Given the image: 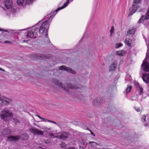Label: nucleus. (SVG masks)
Listing matches in <instances>:
<instances>
[{
    "instance_id": "nucleus-1",
    "label": "nucleus",
    "mask_w": 149,
    "mask_h": 149,
    "mask_svg": "<svg viewBox=\"0 0 149 149\" xmlns=\"http://www.w3.org/2000/svg\"><path fill=\"white\" fill-rule=\"evenodd\" d=\"M54 16H51L49 17L48 15H46L44 17V18L42 19V20H45L42 24L40 26V29L38 30L39 31V33L40 34H43L45 31H46V33L45 35V43H49L50 41L49 39L48 34L47 33L48 29L49 28V25L50 23L51 22L52 19L53 18Z\"/></svg>"
},
{
    "instance_id": "nucleus-2",
    "label": "nucleus",
    "mask_w": 149,
    "mask_h": 149,
    "mask_svg": "<svg viewBox=\"0 0 149 149\" xmlns=\"http://www.w3.org/2000/svg\"><path fill=\"white\" fill-rule=\"evenodd\" d=\"M37 24L29 29L27 32H25L24 35L26 37L31 38H36L38 36L37 32L38 29L36 26Z\"/></svg>"
},
{
    "instance_id": "nucleus-3",
    "label": "nucleus",
    "mask_w": 149,
    "mask_h": 149,
    "mask_svg": "<svg viewBox=\"0 0 149 149\" xmlns=\"http://www.w3.org/2000/svg\"><path fill=\"white\" fill-rule=\"evenodd\" d=\"M53 82L55 83L58 86L61 87L65 91L68 93H69V92L68 89L65 88V87L66 86L67 87L68 89H76L78 88L77 86L71 84H66V86L65 85L64 86L58 80L56 79H53Z\"/></svg>"
},
{
    "instance_id": "nucleus-4",
    "label": "nucleus",
    "mask_w": 149,
    "mask_h": 149,
    "mask_svg": "<svg viewBox=\"0 0 149 149\" xmlns=\"http://www.w3.org/2000/svg\"><path fill=\"white\" fill-rule=\"evenodd\" d=\"M0 116L1 119L6 122L10 118H12L13 115L12 113L7 109H3L0 113Z\"/></svg>"
},
{
    "instance_id": "nucleus-5",
    "label": "nucleus",
    "mask_w": 149,
    "mask_h": 149,
    "mask_svg": "<svg viewBox=\"0 0 149 149\" xmlns=\"http://www.w3.org/2000/svg\"><path fill=\"white\" fill-rule=\"evenodd\" d=\"M141 0H133V3L130 9L129 15H132L140 7L138 4L141 3Z\"/></svg>"
},
{
    "instance_id": "nucleus-6",
    "label": "nucleus",
    "mask_w": 149,
    "mask_h": 149,
    "mask_svg": "<svg viewBox=\"0 0 149 149\" xmlns=\"http://www.w3.org/2000/svg\"><path fill=\"white\" fill-rule=\"evenodd\" d=\"M28 137L29 136L27 134L24 133L21 135L20 136H15L8 137L7 140L10 141H16L19 139L26 140L28 139Z\"/></svg>"
},
{
    "instance_id": "nucleus-7",
    "label": "nucleus",
    "mask_w": 149,
    "mask_h": 149,
    "mask_svg": "<svg viewBox=\"0 0 149 149\" xmlns=\"http://www.w3.org/2000/svg\"><path fill=\"white\" fill-rule=\"evenodd\" d=\"M49 134L52 138L56 137L57 138L60 139L65 138L68 136V133L65 132H59L54 134L51 133H49Z\"/></svg>"
},
{
    "instance_id": "nucleus-8",
    "label": "nucleus",
    "mask_w": 149,
    "mask_h": 149,
    "mask_svg": "<svg viewBox=\"0 0 149 149\" xmlns=\"http://www.w3.org/2000/svg\"><path fill=\"white\" fill-rule=\"evenodd\" d=\"M12 100L11 98H8L4 96L0 97V104L2 105L8 106L11 103Z\"/></svg>"
},
{
    "instance_id": "nucleus-9",
    "label": "nucleus",
    "mask_w": 149,
    "mask_h": 149,
    "mask_svg": "<svg viewBox=\"0 0 149 149\" xmlns=\"http://www.w3.org/2000/svg\"><path fill=\"white\" fill-rule=\"evenodd\" d=\"M29 131L31 132L34 135H43L44 134L43 132L42 131L35 127L33 126H31L29 128Z\"/></svg>"
},
{
    "instance_id": "nucleus-10",
    "label": "nucleus",
    "mask_w": 149,
    "mask_h": 149,
    "mask_svg": "<svg viewBox=\"0 0 149 149\" xmlns=\"http://www.w3.org/2000/svg\"><path fill=\"white\" fill-rule=\"evenodd\" d=\"M147 58H146L143 61L141 65V68L145 72H149V63L147 61Z\"/></svg>"
},
{
    "instance_id": "nucleus-11",
    "label": "nucleus",
    "mask_w": 149,
    "mask_h": 149,
    "mask_svg": "<svg viewBox=\"0 0 149 149\" xmlns=\"http://www.w3.org/2000/svg\"><path fill=\"white\" fill-rule=\"evenodd\" d=\"M33 56H35V58L36 59L37 58L42 59H49L51 58L52 57L51 56H47L44 54H35Z\"/></svg>"
},
{
    "instance_id": "nucleus-12",
    "label": "nucleus",
    "mask_w": 149,
    "mask_h": 149,
    "mask_svg": "<svg viewBox=\"0 0 149 149\" xmlns=\"http://www.w3.org/2000/svg\"><path fill=\"white\" fill-rule=\"evenodd\" d=\"M59 69L61 70H64L72 74H76V72L72 69L70 68L66 67L64 65L60 66Z\"/></svg>"
},
{
    "instance_id": "nucleus-13",
    "label": "nucleus",
    "mask_w": 149,
    "mask_h": 149,
    "mask_svg": "<svg viewBox=\"0 0 149 149\" xmlns=\"http://www.w3.org/2000/svg\"><path fill=\"white\" fill-rule=\"evenodd\" d=\"M148 19H149V7L145 16L142 15L140 19L138 21V23H140L143 21L144 19L148 20Z\"/></svg>"
},
{
    "instance_id": "nucleus-14",
    "label": "nucleus",
    "mask_w": 149,
    "mask_h": 149,
    "mask_svg": "<svg viewBox=\"0 0 149 149\" xmlns=\"http://www.w3.org/2000/svg\"><path fill=\"white\" fill-rule=\"evenodd\" d=\"M5 7L7 9L11 8L13 4L12 0H5Z\"/></svg>"
},
{
    "instance_id": "nucleus-15",
    "label": "nucleus",
    "mask_w": 149,
    "mask_h": 149,
    "mask_svg": "<svg viewBox=\"0 0 149 149\" xmlns=\"http://www.w3.org/2000/svg\"><path fill=\"white\" fill-rule=\"evenodd\" d=\"M118 62L116 61H113L109 67V71H113L117 67Z\"/></svg>"
},
{
    "instance_id": "nucleus-16",
    "label": "nucleus",
    "mask_w": 149,
    "mask_h": 149,
    "mask_svg": "<svg viewBox=\"0 0 149 149\" xmlns=\"http://www.w3.org/2000/svg\"><path fill=\"white\" fill-rule=\"evenodd\" d=\"M142 79L146 83H149V73H144L143 74Z\"/></svg>"
},
{
    "instance_id": "nucleus-17",
    "label": "nucleus",
    "mask_w": 149,
    "mask_h": 149,
    "mask_svg": "<svg viewBox=\"0 0 149 149\" xmlns=\"http://www.w3.org/2000/svg\"><path fill=\"white\" fill-rule=\"evenodd\" d=\"M136 87V90L140 95H141L143 92V89L139 85V84L137 83H135Z\"/></svg>"
},
{
    "instance_id": "nucleus-18",
    "label": "nucleus",
    "mask_w": 149,
    "mask_h": 149,
    "mask_svg": "<svg viewBox=\"0 0 149 149\" xmlns=\"http://www.w3.org/2000/svg\"><path fill=\"white\" fill-rule=\"evenodd\" d=\"M69 0H66V2L64 3V5L61 7L59 8L58 9H57L55 11L56 14L57 13V12L60 10L62 9L65 7H66L68 5V4L69 3ZM71 1H72L73 0H70Z\"/></svg>"
},
{
    "instance_id": "nucleus-19",
    "label": "nucleus",
    "mask_w": 149,
    "mask_h": 149,
    "mask_svg": "<svg viewBox=\"0 0 149 149\" xmlns=\"http://www.w3.org/2000/svg\"><path fill=\"white\" fill-rule=\"evenodd\" d=\"M135 29L133 28L128 31L127 35L129 36H132L135 33Z\"/></svg>"
},
{
    "instance_id": "nucleus-20",
    "label": "nucleus",
    "mask_w": 149,
    "mask_h": 149,
    "mask_svg": "<svg viewBox=\"0 0 149 149\" xmlns=\"http://www.w3.org/2000/svg\"><path fill=\"white\" fill-rule=\"evenodd\" d=\"M100 98L98 99L97 98L92 99V102L93 104L94 105H96L97 104H98V103L102 102L101 100L100 101Z\"/></svg>"
},
{
    "instance_id": "nucleus-21",
    "label": "nucleus",
    "mask_w": 149,
    "mask_h": 149,
    "mask_svg": "<svg viewBox=\"0 0 149 149\" xmlns=\"http://www.w3.org/2000/svg\"><path fill=\"white\" fill-rule=\"evenodd\" d=\"M132 40L131 39L127 38H126L125 41V44L129 47H131Z\"/></svg>"
},
{
    "instance_id": "nucleus-22",
    "label": "nucleus",
    "mask_w": 149,
    "mask_h": 149,
    "mask_svg": "<svg viewBox=\"0 0 149 149\" xmlns=\"http://www.w3.org/2000/svg\"><path fill=\"white\" fill-rule=\"evenodd\" d=\"M126 53V52L125 51L121 50L116 52V54L117 55L123 56Z\"/></svg>"
},
{
    "instance_id": "nucleus-23",
    "label": "nucleus",
    "mask_w": 149,
    "mask_h": 149,
    "mask_svg": "<svg viewBox=\"0 0 149 149\" xmlns=\"http://www.w3.org/2000/svg\"><path fill=\"white\" fill-rule=\"evenodd\" d=\"M88 144L91 145V146L92 147H95L97 146L98 145V144L94 141H90Z\"/></svg>"
},
{
    "instance_id": "nucleus-24",
    "label": "nucleus",
    "mask_w": 149,
    "mask_h": 149,
    "mask_svg": "<svg viewBox=\"0 0 149 149\" xmlns=\"http://www.w3.org/2000/svg\"><path fill=\"white\" fill-rule=\"evenodd\" d=\"M25 0H17V4L19 5H22L25 2Z\"/></svg>"
},
{
    "instance_id": "nucleus-25",
    "label": "nucleus",
    "mask_w": 149,
    "mask_h": 149,
    "mask_svg": "<svg viewBox=\"0 0 149 149\" xmlns=\"http://www.w3.org/2000/svg\"><path fill=\"white\" fill-rule=\"evenodd\" d=\"M13 122L16 125H18L20 124V122L18 119L16 118H13Z\"/></svg>"
},
{
    "instance_id": "nucleus-26",
    "label": "nucleus",
    "mask_w": 149,
    "mask_h": 149,
    "mask_svg": "<svg viewBox=\"0 0 149 149\" xmlns=\"http://www.w3.org/2000/svg\"><path fill=\"white\" fill-rule=\"evenodd\" d=\"M131 89L132 86H127L126 89V93H128L129 92L131 91Z\"/></svg>"
},
{
    "instance_id": "nucleus-27",
    "label": "nucleus",
    "mask_w": 149,
    "mask_h": 149,
    "mask_svg": "<svg viewBox=\"0 0 149 149\" xmlns=\"http://www.w3.org/2000/svg\"><path fill=\"white\" fill-rule=\"evenodd\" d=\"M10 132V131L8 129H6L3 131V135L8 134Z\"/></svg>"
},
{
    "instance_id": "nucleus-28",
    "label": "nucleus",
    "mask_w": 149,
    "mask_h": 149,
    "mask_svg": "<svg viewBox=\"0 0 149 149\" xmlns=\"http://www.w3.org/2000/svg\"><path fill=\"white\" fill-rule=\"evenodd\" d=\"M33 0H25L26 4H30L32 3Z\"/></svg>"
},
{
    "instance_id": "nucleus-29",
    "label": "nucleus",
    "mask_w": 149,
    "mask_h": 149,
    "mask_svg": "<svg viewBox=\"0 0 149 149\" xmlns=\"http://www.w3.org/2000/svg\"><path fill=\"white\" fill-rule=\"evenodd\" d=\"M122 45L121 43H119L118 44H116L115 46V47L116 48H119L120 47L122 46Z\"/></svg>"
},
{
    "instance_id": "nucleus-30",
    "label": "nucleus",
    "mask_w": 149,
    "mask_h": 149,
    "mask_svg": "<svg viewBox=\"0 0 149 149\" xmlns=\"http://www.w3.org/2000/svg\"><path fill=\"white\" fill-rule=\"evenodd\" d=\"M60 146H61V147L63 148V147H65L66 146V144L65 143L63 142H62L61 144H60Z\"/></svg>"
},
{
    "instance_id": "nucleus-31",
    "label": "nucleus",
    "mask_w": 149,
    "mask_h": 149,
    "mask_svg": "<svg viewBox=\"0 0 149 149\" xmlns=\"http://www.w3.org/2000/svg\"><path fill=\"white\" fill-rule=\"evenodd\" d=\"M146 117L145 116H143L141 118V120L143 122H145L146 120Z\"/></svg>"
},
{
    "instance_id": "nucleus-32",
    "label": "nucleus",
    "mask_w": 149,
    "mask_h": 149,
    "mask_svg": "<svg viewBox=\"0 0 149 149\" xmlns=\"http://www.w3.org/2000/svg\"><path fill=\"white\" fill-rule=\"evenodd\" d=\"M4 43H9V44H12L13 43V42L7 40L6 41L4 42Z\"/></svg>"
},
{
    "instance_id": "nucleus-33",
    "label": "nucleus",
    "mask_w": 149,
    "mask_h": 149,
    "mask_svg": "<svg viewBox=\"0 0 149 149\" xmlns=\"http://www.w3.org/2000/svg\"><path fill=\"white\" fill-rule=\"evenodd\" d=\"M114 31V29L113 28V27L111 28V29L110 30V33L112 34L113 33V32Z\"/></svg>"
},
{
    "instance_id": "nucleus-34",
    "label": "nucleus",
    "mask_w": 149,
    "mask_h": 149,
    "mask_svg": "<svg viewBox=\"0 0 149 149\" xmlns=\"http://www.w3.org/2000/svg\"><path fill=\"white\" fill-rule=\"evenodd\" d=\"M36 149H45V148H42L40 146H38L36 147Z\"/></svg>"
},
{
    "instance_id": "nucleus-35",
    "label": "nucleus",
    "mask_w": 149,
    "mask_h": 149,
    "mask_svg": "<svg viewBox=\"0 0 149 149\" xmlns=\"http://www.w3.org/2000/svg\"><path fill=\"white\" fill-rule=\"evenodd\" d=\"M135 110L137 112H139L140 111V109L138 108L135 107Z\"/></svg>"
},
{
    "instance_id": "nucleus-36",
    "label": "nucleus",
    "mask_w": 149,
    "mask_h": 149,
    "mask_svg": "<svg viewBox=\"0 0 149 149\" xmlns=\"http://www.w3.org/2000/svg\"><path fill=\"white\" fill-rule=\"evenodd\" d=\"M43 119L44 121H45V122H49L50 120H48V119H47L43 118Z\"/></svg>"
},
{
    "instance_id": "nucleus-37",
    "label": "nucleus",
    "mask_w": 149,
    "mask_h": 149,
    "mask_svg": "<svg viewBox=\"0 0 149 149\" xmlns=\"http://www.w3.org/2000/svg\"><path fill=\"white\" fill-rule=\"evenodd\" d=\"M49 122L52 123H54L56 125H58V124L56 122L52 121L50 120Z\"/></svg>"
},
{
    "instance_id": "nucleus-38",
    "label": "nucleus",
    "mask_w": 149,
    "mask_h": 149,
    "mask_svg": "<svg viewBox=\"0 0 149 149\" xmlns=\"http://www.w3.org/2000/svg\"><path fill=\"white\" fill-rule=\"evenodd\" d=\"M89 130L91 134V135H93L94 136H95V134H94V133L93 132L91 131L90 130Z\"/></svg>"
},
{
    "instance_id": "nucleus-39",
    "label": "nucleus",
    "mask_w": 149,
    "mask_h": 149,
    "mask_svg": "<svg viewBox=\"0 0 149 149\" xmlns=\"http://www.w3.org/2000/svg\"><path fill=\"white\" fill-rule=\"evenodd\" d=\"M36 116H37V117H38L39 118H40L41 119H43V118H42L40 116L38 115H36Z\"/></svg>"
},
{
    "instance_id": "nucleus-40",
    "label": "nucleus",
    "mask_w": 149,
    "mask_h": 149,
    "mask_svg": "<svg viewBox=\"0 0 149 149\" xmlns=\"http://www.w3.org/2000/svg\"><path fill=\"white\" fill-rule=\"evenodd\" d=\"M4 31V30L3 29H0V35L2 33V32L1 31ZM4 31L5 32H7V30Z\"/></svg>"
},
{
    "instance_id": "nucleus-41",
    "label": "nucleus",
    "mask_w": 149,
    "mask_h": 149,
    "mask_svg": "<svg viewBox=\"0 0 149 149\" xmlns=\"http://www.w3.org/2000/svg\"><path fill=\"white\" fill-rule=\"evenodd\" d=\"M45 143H49V140H45Z\"/></svg>"
},
{
    "instance_id": "nucleus-42",
    "label": "nucleus",
    "mask_w": 149,
    "mask_h": 149,
    "mask_svg": "<svg viewBox=\"0 0 149 149\" xmlns=\"http://www.w3.org/2000/svg\"><path fill=\"white\" fill-rule=\"evenodd\" d=\"M28 41L26 40H24L22 41V42L23 43L24 42H27Z\"/></svg>"
},
{
    "instance_id": "nucleus-43",
    "label": "nucleus",
    "mask_w": 149,
    "mask_h": 149,
    "mask_svg": "<svg viewBox=\"0 0 149 149\" xmlns=\"http://www.w3.org/2000/svg\"><path fill=\"white\" fill-rule=\"evenodd\" d=\"M79 148L80 149H84L83 147L81 146H80Z\"/></svg>"
},
{
    "instance_id": "nucleus-44",
    "label": "nucleus",
    "mask_w": 149,
    "mask_h": 149,
    "mask_svg": "<svg viewBox=\"0 0 149 149\" xmlns=\"http://www.w3.org/2000/svg\"><path fill=\"white\" fill-rule=\"evenodd\" d=\"M148 124H147L145 123L144 124V126L145 127L147 126H148Z\"/></svg>"
},
{
    "instance_id": "nucleus-45",
    "label": "nucleus",
    "mask_w": 149,
    "mask_h": 149,
    "mask_svg": "<svg viewBox=\"0 0 149 149\" xmlns=\"http://www.w3.org/2000/svg\"><path fill=\"white\" fill-rule=\"evenodd\" d=\"M0 70L1 71H5V70H4L2 69L1 68H0Z\"/></svg>"
},
{
    "instance_id": "nucleus-46",
    "label": "nucleus",
    "mask_w": 149,
    "mask_h": 149,
    "mask_svg": "<svg viewBox=\"0 0 149 149\" xmlns=\"http://www.w3.org/2000/svg\"><path fill=\"white\" fill-rule=\"evenodd\" d=\"M83 140H81V142L82 143H83Z\"/></svg>"
},
{
    "instance_id": "nucleus-47",
    "label": "nucleus",
    "mask_w": 149,
    "mask_h": 149,
    "mask_svg": "<svg viewBox=\"0 0 149 149\" xmlns=\"http://www.w3.org/2000/svg\"><path fill=\"white\" fill-rule=\"evenodd\" d=\"M102 149H104V148H103Z\"/></svg>"
}]
</instances>
